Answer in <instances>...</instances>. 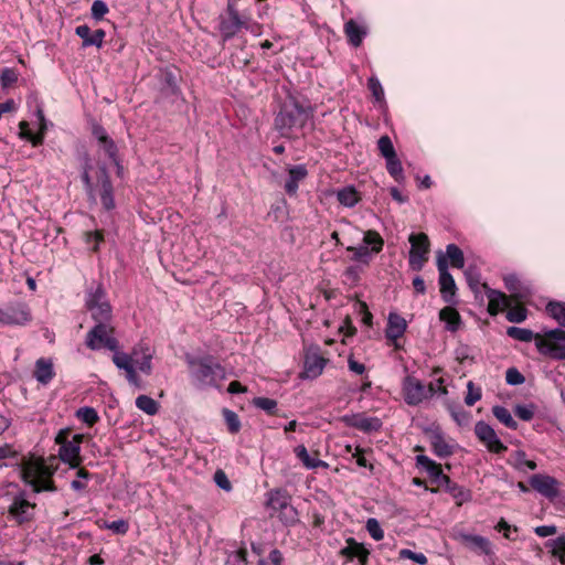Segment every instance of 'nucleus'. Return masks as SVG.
<instances>
[{"label":"nucleus","instance_id":"f257e3e1","mask_svg":"<svg viewBox=\"0 0 565 565\" xmlns=\"http://www.w3.org/2000/svg\"><path fill=\"white\" fill-rule=\"evenodd\" d=\"M312 116L310 105H303L295 97H288L275 117V128L279 135L289 138L295 129H301Z\"/></svg>","mask_w":565,"mask_h":565},{"label":"nucleus","instance_id":"f03ea898","mask_svg":"<svg viewBox=\"0 0 565 565\" xmlns=\"http://www.w3.org/2000/svg\"><path fill=\"white\" fill-rule=\"evenodd\" d=\"M191 376L199 387L217 386L226 376L224 367L212 356L189 359Z\"/></svg>","mask_w":565,"mask_h":565},{"label":"nucleus","instance_id":"7ed1b4c3","mask_svg":"<svg viewBox=\"0 0 565 565\" xmlns=\"http://www.w3.org/2000/svg\"><path fill=\"white\" fill-rule=\"evenodd\" d=\"M85 307L95 323L113 321V309L100 284L88 288L85 297Z\"/></svg>","mask_w":565,"mask_h":565},{"label":"nucleus","instance_id":"20e7f679","mask_svg":"<svg viewBox=\"0 0 565 565\" xmlns=\"http://www.w3.org/2000/svg\"><path fill=\"white\" fill-rule=\"evenodd\" d=\"M53 470L44 462H31L22 469V479L32 487L33 491L55 492L56 487L52 480Z\"/></svg>","mask_w":565,"mask_h":565},{"label":"nucleus","instance_id":"39448f33","mask_svg":"<svg viewBox=\"0 0 565 565\" xmlns=\"http://www.w3.org/2000/svg\"><path fill=\"white\" fill-rule=\"evenodd\" d=\"M536 349L552 360H565V330L556 328L545 331V337L536 338Z\"/></svg>","mask_w":565,"mask_h":565},{"label":"nucleus","instance_id":"423d86ee","mask_svg":"<svg viewBox=\"0 0 565 565\" xmlns=\"http://www.w3.org/2000/svg\"><path fill=\"white\" fill-rule=\"evenodd\" d=\"M113 334L114 327L111 322L95 323L88 331L85 343L90 350L105 348L110 351H116L118 349V341Z\"/></svg>","mask_w":565,"mask_h":565},{"label":"nucleus","instance_id":"0eeeda50","mask_svg":"<svg viewBox=\"0 0 565 565\" xmlns=\"http://www.w3.org/2000/svg\"><path fill=\"white\" fill-rule=\"evenodd\" d=\"M411 250L408 263L413 270L419 271L428 260L430 242L425 233L411 234L408 237Z\"/></svg>","mask_w":565,"mask_h":565},{"label":"nucleus","instance_id":"6e6552de","mask_svg":"<svg viewBox=\"0 0 565 565\" xmlns=\"http://www.w3.org/2000/svg\"><path fill=\"white\" fill-rule=\"evenodd\" d=\"M32 320L28 305L13 302L0 308V326H25Z\"/></svg>","mask_w":565,"mask_h":565},{"label":"nucleus","instance_id":"1a4fd4ad","mask_svg":"<svg viewBox=\"0 0 565 565\" xmlns=\"http://www.w3.org/2000/svg\"><path fill=\"white\" fill-rule=\"evenodd\" d=\"M35 509L36 504L30 502L24 492H20L12 498L8 512L10 518L21 525L34 519Z\"/></svg>","mask_w":565,"mask_h":565},{"label":"nucleus","instance_id":"9d476101","mask_svg":"<svg viewBox=\"0 0 565 565\" xmlns=\"http://www.w3.org/2000/svg\"><path fill=\"white\" fill-rule=\"evenodd\" d=\"M437 268L439 271V286L443 299L451 303L456 295V282L452 275L448 270V263L441 252L437 256Z\"/></svg>","mask_w":565,"mask_h":565},{"label":"nucleus","instance_id":"9b49d317","mask_svg":"<svg viewBox=\"0 0 565 565\" xmlns=\"http://www.w3.org/2000/svg\"><path fill=\"white\" fill-rule=\"evenodd\" d=\"M475 434L489 451L503 454L508 450V447L499 439L495 430L486 422L479 420L476 423Z\"/></svg>","mask_w":565,"mask_h":565},{"label":"nucleus","instance_id":"f8f14e48","mask_svg":"<svg viewBox=\"0 0 565 565\" xmlns=\"http://www.w3.org/2000/svg\"><path fill=\"white\" fill-rule=\"evenodd\" d=\"M529 483L532 489L550 501H554L559 495V481L548 475H533L530 477Z\"/></svg>","mask_w":565,"mask_h":565},{"label":"nucleus","instance_id":"ddd939ff","mask_svg":"<svg viewBox=\"0 0 565 565\" xmlns=\"http://www.w3.org/2000/svg\"><path fill=\"white\" fill-rule=\"evenodd\" d=\"M341 422L348 427L359 429L363 433L377 431L382 427V422L377 417H367L364 414H350L341 417Z\"/></svg>","mask_w":565,"mask_h":565},{"label":"nucleus","instance_id":"4468645a","mask_svg":"<svg viewBox=\"0 0 565 565\" xmlns=\"http://www.w3.org/2000/svg\"><path fill=\"white\" fill-rule=\"evenodd\" d=\"M416 466L427 472L433 483H449V477L443 472L441 466L429 457L417 455Z\"/></svg>","mask_w":565,"mask_h":565},{"label":"nucleus","instance_id":"2eb2a0df","mask_svg":"<svg viewBox=\"0 0 565 565\" xmlns=\"http://www.w3.org/2000/svg\"><path fill=\"white\" fill-rule=\"evenodd\" d=\"M403 390L404 399L408 405H418L426 398L425 385L415 377L407 376Z\"/></svg>","mask_w":565,"mask_h":565},{"label":"nucleus","instance_id":"dca6fc26","mask_svg":"<svg viewBox=\"0 0 565 565\" xmlns=\"http://www.w3.org/2000/svg\"><path fill=\"white\" fill-rule=\"evenodd\" d=\"M456 539L472 551L484 555L493 554L491 542L484 536L460 532L456 535Z\"/></svg>","mask_w":565,"mask_h":565},{"label":"nucleus","instance_id":"f3484780","mask_svg":"<svg viewBox=\"0 0 565 565\" xmlns=\"http://www.w3.org/2000/svg\"><path fill=\"white\" fill-rule=\"evenodd\" d=\"M161 95L177 99L181 96L178 85V74L174 70L167 67L161 73Z\"/></svg>","mask_w":565,"mask_h":565},{"label":"nucleus","instance_id":"a211bd4d","mask_svg":"<svg viewBox=\"0 0 565 565\" xmlns=\"http://www.w3.org/2000/svg\"><path fill=\"white\" fill-rule=\"evenodd\" d=\"M429 434V443L433 449V452L439 458H448L455 452V446L449 445L441 433L440 429L436 428L428 431Z\"/></svg>","mask_w":565,"mask_h":565},{"label":"nucleus","instance_id":"6ab92c4d","mask_svg":"<svg viewBox=\"0 0 565 565\" xmlns=\"http://www.w3.org/2000/svg\"><path fill=\"white\" fill-rule=\"evenodd\" d=\"M482 287L489 300L488 311L490 315L495 316L502 309L510 307V300L504 292L492 289L487 284H482Z\"/></svg>","mask_w":565,"mask_h":565},{"label":"nucleus","instance_id":"aec40b11","mask_svg":"<svg viewBox=\"0 0 565 565\" xmlns=\"http://www.w3.org/2000/svg\"><path fill=\"white\" fill-rule=\"evenodd\" d=\"M340 554L348 561L359 559V565H367L370 552L363 544L358 543L353 537L347 540V546L340 551Z\"/></svg>","mask_w":565,"mask_h":565},{"label":"nucleus","instance_id":"412c9836","mask_svg":"<svg viewBox=\"0 0 565 565\" xmlns=\"http://www.w3.org/2000/svg\"><path fill=\"white\" fill-rule=\"evenodd\" d=\"M327 360L319 355L316 352H309L306 354L305 362H303V372L302 377L305 379H316L318 377L324 366H326Z\"/></svg>","mask_w":565,"mask_h":565},{"label":"nucleus","instance_id":"4be33fe9","mask_svg":"<svg viewBox=\"0 0 565 565\" xmlns=\"http://www.w3.org/2000/svg\"><path fill=\"white\" fill-rule=\"evenodd\" d=\"M75 34L83 40V47L96 46L98 49L102 47L106 35L103 29H97L92 33L90 28L86 24L76 26Z\"/></svg>","mask_w":565,"mask_h":565},{"label":"nucleus","instance_id":"5701e85b","mask_svg":"<svg viewBox=\"0 0 565 565\" xmlns=\"http://www.w3.org/2000/svg\"><path fill=\"white\" fill-rule=\"evenodd\" d=\"M503 280L505 288L511 292V296L514 300L522 301L532 295L531 288L526 285H523L516 275H507Z\"/></svg>","mask_w":565,"mask_h":565},{"label":"nucleus","instance_id":"b1692460","mask_svg":"<svg viewBox=\"0 0 565 565\" xmlns=\"http://www.w3.org/2000/svg\"><path fill=\"white\" fill-rule=\"evenodd\" d=\"M36 115L42 125L41 131L39 134L34 135L29 129V124L26 121H21L19 124V127H20L19 137L21 139L30 141L33 147H38L43 143L44 130H45V118H44V114H43L42 109H38Z\"/></svg>","mask_w":565,"mask_h":565},{"label":"nucleus","instance_id":"393cba45","mask_svg":"<svg viewBox=\"0 0 565 565\" xmlns=\"http://www.w3.org/2000/svg\"><path fill=\"white\" fill-rule=\"evenodd\" d=\"M344 33L349 43L354 47H359L367 34V28L366 25L360 24L355 20L350 19L344 23Z\"/></svg>","mask_w":565,"mask_h":565},{"label":"nucleus","instance_id":"a878e982","mask_svg":"<svg viewBox=\"0 0 565 565\" xmlns=\"http://www.w3.org/2000/svg\"><path fill=\"white\" fill-rule=\"evenodd\" d=\"M61 443L58 455L62 461L72 462L78 458L81 436H74L73 440L61 441V435L56 438Z\"/></svg>","mask_w":565,"mask_h":565},{"label":"nucleus","instance_id":"bb28decb","mask_svg":"<svg viewBox=\"0 0 565 565\" xmlns=\"http://www.w3.org/2000/svg\"><path fill=\"white\" fill-rule=\"evenodd\" d=\"M407 328L406 320L397 313H390L385 337L387 340L395 342L401 338Z\"/></svg>","mask_w":565,"mask_h":565},{"label":"nucleus","instance_id":"cd10ccee","mask_svg":"<svg viewBox=\"0 0 565 565\" xmlns=\"http://www.w3.org/2000/svg\"><path fill=\"white\" fill-rule=\"evenodd\" d=\"M100 172V201L104 209L110 211L115 207L113 184L106 169L102 168Z\"/></svg>","mask_w":565,"mask_h":565},{"label":"nucleus","instance_id":"c85d7f7f","mask_svg":"<svg viewBox=\"0 0 565 565\" xmlns=\"http://www.w3.org/2000/svg\"><path fill=\"white\" fill-rule=\"evenodd\" d=\"M308 174L307 168L303 164L294 166L288 171V179L285 183V190L289 195L297 193L299 182Z\"/></svg>","mask_w":565,"mask_h":565},{"label":"nucleus","instance_id":"c756f323","mask_svg":"<svg viewBox=\"0 0 565 565\" xmlns=\"http://www.w3.org/2000/svg\"><path fill=\"white\" fill-rule=\"evenodd\" d=\"M134 364L138 366V369L145 373L150 374L152 371V353L149 348L139 344L132 350Z\"/></svg>","mask_w":565,"mask_h":565},{"label":"nucleus","instance_id":"7c9ffc66","mask_svg":"<svg viewBox=\"0 0 565 565\" xmlns=\"http://www.w3.org/2000/svg\"><path fill=\"white\" fill-rule=\"evenodd\" d=\"M244 25V21L241 17L222 18L220 22V31L224 40H228L237 34Z\"/></svg>","mask_w":565,"mask_h":565},{"label":"nucleus","instance_id":"2f4dec72","mask_svg":"<svg viewBox=\"0 0 565 565\" xmlns=\"http://www.w3.org/2000/svg\"><path fill=\"white\" fill-rule=\"evenodd\" d=\"M291 502V497L288 494L286 490L275 489L267 493V507L271 510L279 512L281 509L286 508L287 504Z\"/></svg>","mask_w":565,"mask_h":565},{"label":"nucleus","instance_id":"473e14b6","mask_svg":"<svg viewBox=\"0 0 565 565\" xmlns=\"http://www.w3.org/2000/svg\"><path fill=\"white\" fill-rule=\"evenodd\" d=\"M34 376L38 382L47 384L54 376L53 364L44 359L38 360Z\"/></svg>","mask_w":565,"mask_h":565},{"label":"nucleus","instance_id":"72a5a7b5","mask_svg":"<svg viewBox=\"0 0 565 565\" xmlns=\"http://www.w3.org/2000/svg\"><path fill=\"white\" fill-rule=\"evenodd\" d=\"M439 317L441 321L446 322V329L455 332L459 329L460 326V315L454 308L446 307L440 310Z\"/></svg>","mask_w":565,"mask_h":565},{"label":"nucleus","instance_id":"f704fd0d","mask_svg":"<svg viewBox=\"0 0 565 565\" xmlns=\"http://www.w3.org/2000/svg\"><path fill=\"white\" fill-rule=\"evenodd\" d=\"M507 334L510 338L521 341V342H531L532 340H534L535 343H536V338L542 337V334H539V333L535 334L530 329L519 328V327H509L507 329ZM543 337H545V333L543 334Z\"/></svg>","mask_w":565,"mask_h":565},{"label":"nucleus","instance_id":"c9c22d12","mask_svg":"<svg viewBox=\"0 0 565 565\" xmlns=\"http://www.w3.org/2000/svg\"><path fill=\"white\" fill-rule=\"evenodd\" d=\"M296 456L301 460L303 466L308 469H316L319 467H327V462L318 459V458H311L308 454L307 448L303 445H300L296 447L295 449Z\"/></svg>","mask_w":565,"mask_h":565},{"label":"nucleus","instance_id":"e433bc0d","mask_svg":"<svg viewBox=\"0 0 565 565\" xmlns=\"http://www.w3.org/2000/svg\"><path fill=\"white\" fill-rule=\"evenodd\" d=\"M545 547L550 550L551 554L559 558V562L565 565V535H559L554 540L545 542Z\"/></svg>","mask_w":565,"mask_h":565},{"label":"nucleus","instance_id":"4c0bfd02","mask_svg":"<svg viewBox=\"0 0 565 565\" xmlns=\"http://www.w3.org/2000/svg\"><path fill=\"white\" fill-rule=\"evenodd\" d=\"M492 414L493 416L501 422L504 426H507L510 429H516L518 423L512 417L511 413L508 408L501 405H495L492 407Z\"/></svg>","mask_w":565,"mask_h":565},{"label":"nucleus","instance_id":"58836bf2","mask_svg":"<svg viewBox=\"0 0 565 565\" xmlns=\"http://www.w3.org/2000/svg\"><path fill=\"white\" fill-rule=\"evenodd\" d=\"M337 198L338 201L347 207L354 206L359 201L358 192L353 186L343 188L338 192Z\"/></svg>","mask_w":565,"mask_h":565},{"label":"nucleus","instance_id":"ea45409f","mask_svg":"<svg viewBox=\"0 0 565 565\" xmlns=\"http://www.w3.org/2000/svg\"><path fill=\"white\" fill-rule=\"evenodd\" d=\"M446 254L450 259V265L454 268H463L465 266V256L462 250L456 244H448L446 247Z\"/></svg>","mask_w":565,"mask_h":565},{"label":"nucleus","instance_id":"a19ab883","mask_svg":"<svg viewBox=\"0 0 565 565\" xmlns=\"http://www.w3.org/2000/svg\"><path fill=\"white\" fill-rule=\"evenodd\" d=\"M448 412L450 413V416L452 419L459 425V426H466L470 423L471 414L470 412H467L462 406L460 405H448Z\"/></svg>","mask_w":565,"mask_h":565},{"label":"nucleus","instance_id":"79ce46f5","mask_svg":"<svg viewBox=\"0 0 565 565\" xmlns=\"http://www.w3.org/2000/svg\"><path fill=\"white\" fill-rule=\"evenodd\" d=\"M363 243L365 246H372L371 250L377 254L382 250L384 241L376 231L369 230L364 233Z\"/></svg>","mask_w":565,"mask_h":565},{"label":"nucleus","instance_id":"37998d69","mask_svg":"<svg viewBox=\"0 0 565 565\" xmlns=\"http://www.w3.org/2000/svg\"><path fill=\"white\" fill-rule=\"evenodd\" d=\"M386 169L396 182L402 183L404 181L405 175L403 172L402 162L397 158V154L394 156V158L386 159Z\"/></svg>","mask_w":565,"mask_h":565},{"label":"nucleus","instance_id":"c03bdc74","mask_svg":"<svg viewBox=\"0 0 565 565\" xmlns=\"http://www.w3.org/2000/svg\"><path fill=\"white\" fill-rule=\"evenodd\" d=\"M136 406L148 415H154L158 413V403L147 395H139L136 398Z\"/></svg>","mask_w":565,"mask_h":565},{"label":"nucleus","instance_id":"a18cd8bd","mask_svg":"<svg viewBox=\"0 0 565 565\" xmlns=\"http://www.w3.org/2000/svg\"><path fill=\"white\" fill-rule=\"evenodd\" d=\"M546 311L565 328V303L551 301L546 306Z\"/></svg>","mask_w":565,"mask_h":565},{"label":"nucleus","instance_id":"49530a36","mask_svg":"<svg viewBox=\"0 0 565 565\" xmlns=\"http://www.w3.org/2000/svg\"><path fill=\"white\" fill-rule=\"evenodd\" d=\"M278 518L285 525H295L299 521L298 511L291 505V502L279 511Z\"/></svg>","mask_w":565,"mask_h":565},{"label":"nucleus","instance_id":"de8ad7c7","mask_svg":"<svg viewBox=\"0 0 565 565\" xmlns=\"http://www.w3.org/2000/svg\"><path fill=\"white\" fill-rule=\"evenodd\" d=\"M465 277L470 289L473 291H478L479 286L481 284V275L479 269L473 265L468 266L465 270Z\"/></svg>","mask_w":565,"mask_h":565},{"label":"nucleus","instance_id":"09e8293b","mask_svg":"<svg viewBox=\"0 0 565 565\" xmlns=\"http://www.w3.org/2000/svg\"><path fill=\"white\" fill-rule=\"evenodd\" d=\"M223 417L226 423L227 429L231 434H236L241 429V420L238 415L228 408L223 409Z\"/></svg>","mask_w":565,"mask_h":565},{"label":"nucleus","instance_id":"8fccbe9b","mask_svg":"<svg viewBox=\"0 0 565 565\" xmlns=\"http://www.w3.org/2000/svg\"><path fill=\"white\" fill-rule=\"evenodd\" d=\"M438 487H444L455 499L466 501L469 498V492L462 487L458 486L449 478V483H440Z\"/></svg>","mask_w":565,"mask_h":565},{"label":"nucleus","instance_id":"3c124183","mask_svg":"<svg viewBox=\"0 0 565 565\" xmlns=\"http://www.w3.org/2000/svg\"><path fill=\"white\" fill-rule=\"evenodd\" d=\"M114 352L113 362L118 369L127 371L134 365L132 353L129 355L124 352H118V349Z\"/></svg>","mask_w":565,"mask_h":565},{"label":"nucleus","instance_id":"603ef678","mask_svg":"<svg viewBox=\"0 0 565 565\" xmlns=\"http://www.w3.org/2000/svg\"><path fill=\"white\" fill-rule=\"evenodd\" d=\"M76 416L89 426H93L99 420L96 409L88 406L81 407L77 411Z\"/></svg>","mask_w":565,"mask_h":565},{"label":"nucleus","instance_id":"864d4df0","mask_svg":"<svg viewBox=\"0 0 565 565\" xmlns=\"http://www.w3.org/2000/svg\"><path fill=\"white\" fill-rule=\"evenodd\" d=\"M377 147L385 160L396 156L393 142L388 136H382L377 141Z\"/></svg>","mask_w":565,"mask_h":565},{"label":"nucleus","instance_id":"5fc2aeb1","mask_svg":"<svg viewBox=\"0 0 565 565\" xmlns=\"http://www.w3.org/2000/svg\"><path fill=\"white\" fill-rule=\"evenodd\" d=\"M349 252H353L352 259L355 262H362L364 264H369L371 254L373 253L367 246H349L347 248Z\"/></svg>","mask_w":565,"mask_h":565},{"label":"nucleus","instance_id":"6e6d98bb","mask_svg":"<svg viewBox=\"0 0 565 565\" xmlns=\"http://www.w3.org/2000/svg\"><path fill=\"white\" fill-rule=\"evenodd\" d=\"M19 74L14 68L6 67L0 73V85L2 88L12 86L18 81Z\"/></svg>","mask_w":565,"mask_h":565},{"label":"nucleus","instance_id":"4d7b16f0","mask_svg":"<svg viewBox=\"0 0 565 565\" xmlns=\"http://www.w3.org/2000/svg\"><path fill=\"white\" fill-rule=\"evenodd\" d=\"M467 391L468 392H467V395L465 397V403L468 406H473L478 401L481 399V396H482L481 388L475 386L472 381H469L467 383Z\"/></svg>","mask_w":565,"mask_h":565},{"label":"nucleus","instance_id":"13d9d810","mask_svg":"<svg viewBox=\"0 0 565 565\" xmlns=\"http://www.w3.org/2000/svg\"><path fill=\"white\" fill-rule=\"evenodd\" d=\"M536 406L534 404L529 405H516L514 407V414L524 422H530L534 417Z\"/></svg>","mask_w":565,"mask_h":565},{"label":"nucleus","instance_id":"bf43d9fd","mask_svg":"<svg viewBox=\"0 0 565 565\" xmlns=\"http://www.w3.org/2000/svg\"><path fill=\"white\" fill-rule=\"evenodd\" d=\"M253 404L268 414H274L277 408V402L268 397H255Z\"/></svg>","mask_w":565,"mask_h":565},{"label":"nucleus","instance_id":"052dcab7","mask_svg":"<svg viewBox=\"0 0 565 565\" xmlns=\"http://www.w3.org/2000/svg\"><path fill=\"white\" fill-rule=\"evenodd\" d=\"M366 530L375 541H381L384 537V532L376 519L371 518L366 521Z\"/></svg>","mask_w":565,"mask_h":565},{"label":"nucleus","instance_id":"680f3d73","mask_svg":"<svg viewBox=\"0 0 565 565\" xmlns=\"http://www.w3.org/2000/svg\"><path fill=\"white\" fill-rule=\"evenodd\" d=\"M399 558L412 559L419 565H426L428 559L423 553H415L408 548H403L398 553Z\"/></svg>","mask_w":565,"mask_h":565},{"label":"nucleus","instance_id":"e2e57ef3","mask_svg":"<svg viewBox=\"0 0 565 565\" xmlns=\"http://www.w3.org/2000/svg\"><path fill=\"white\" fill-rule=\"evenodd\" d=\"M505 381L509 385L515 386L521 385L525 382V377L515 367H510L505 372Z\"/></svg>","mask_w":565,"mask_h":565},{"label":"nucleus","instance_id":"0e129e2a","mask_svg":"<svg viewBox=\"0 0 565 565\" xmlns=\"http://www.w3.org/2000/svg\"><path fill=\"white\" fill-rule=\"evenodd\" d=\"M100 147L104 149V151L106 152V154L109 157V159L115 163V164H119L118 162V159H117V146L116 143L114 142V140L108 137L106 140H104L103 142L99 143Z\"/></svg>","mask_w":565,"mask_h":565},{"label":"nucleus","instance_id":"69168bd1","mask_svg":"<svg viewBox=\"0 0 565 565\" xmlns=\"http://www.w3.org/2000/svg\"><path fill=\"white\" fill-rule=\"evenodd\" d=\"M92 18L99 21L108 12V7L103 0H95L90 8Z\"/></svg>","mask_w":565,"mask_h":565},{"label":"nucleus","instance_id":"338daca9","mask_svg":"<svg viewBox=\"0 0 565 565\" xmlns=\"http://www.w3.org/2000/svg\"><path fill=\"white\" fill-rule=\"evenodd\" d=\"M213 479L220 489L227 492L232 490V483L227 478L226 473L222 469H217L215 471Z\"/></svg>","mask_w":565,"mask_h":565},{"label":"nucleus","instance_id":"774afa93","mask_svg":"<svg viewBox=\"0 0 565 565\" xmlns=\"http://www.w3.org/2000/svg\"><path fill=\"white\" fill-rule=\"evenodd\" d=\"M507 319L510 322L521 323L526 319V309L523 307H515L507 312Z\"/></svg>","mask_w":565,"mask_h":565}]
</instances>
